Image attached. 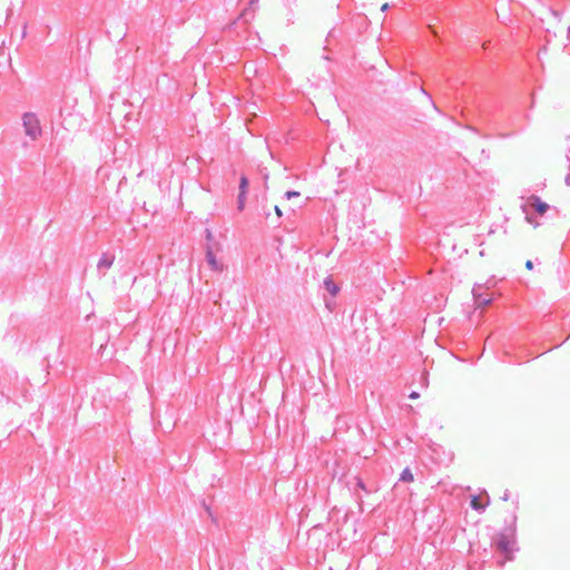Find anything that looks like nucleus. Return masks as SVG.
I'll return each mask as SVG.
<instances>
[{
  "mask_svg": "<svg viewBox=\"0 0 570 570\" xmlns=\"http://www.w3.org/2000/svg\"><path fill=\"white\" fill-rule=\"evenodd\" d=\"M24 132L32 140H37L42 132L40 121L35 114L28 112L23 115Z\"/></svg>",
  "mask_w": 570,
  "mask_h": 570,
  "instance_id": "nucleus-1",
  "label": "nucleus"
},
{
  "mask_svg": "<svg viewBox=\"0 0 570 570\" xmlns=\"http://www.w3.org/2000/svg\"><path fill=\"white\" fill-rule=\"evenodd\" d=\"M515 544V537L513 532L501 533L497 539V548L505 554L507 559L512 558L513 548Z\"/></svg>",
  "mask_w": 570,
  "mask_h": 570,
  "instance_id": "nucleus-2",
  "label": "nucleus"
},
{
  "mask_svg": "<svg viewBox=\"0 0 570 570\" xmlns=\"http://www.w3.org/2000/svg\"><path fill=\"white\" fill-rule=\"evenodd\" d=\"M489 236L491 237L489 244H487V243L480 244V250H479L480 257L490 256L491 254L495 253L497 249L500 247V242L497 237L495 232L491 229L489 232Z\"/></svg>",
  "mask_w": 570,
  "mask_h": 570,
  "instance_id": "nucleus-3",
  "label": "nucleus"
},
{
  "mask_svg": "<svg viewBox=\"0 0 570 570\" xmlns=\"http://www.w3.org/2000/svg\"><path fill=\"white\" fill-rule=\"evenodd\" d=\"M529 202L531 204V206L534 207V209L540 214V215H543L549 206L547 203L542 202L538 196H531L529 198Z\"/></svg>",
  "mask_w": 570,
  "mask_h": 570,
  "instance_id": "nucleus-4",
  "label": "nucleus"
},
{
  "mask_svg": "<svg viewBox=\"0 0 570 570\" xmlns=\"http://www.w3.org/2000/svg\"><path fill=\"white\" fill-rule=\"evenodd\" d=\"M324 284H325L326 289H327L332 295H336V294H337V292H338V289H340V288H338V286H337V285H335V284L333 283V281H332V279H326Z\"/></svg>",
  "mask_w": 570,
  "mask_h": 570,
  "instance_id": "nucleus-5",
  "label": "nucleus"
},
{
  "mask_svg": "<svg viewBox=\"0 0 570 570\" xmlns=\"http://www.w3.org/2000/svg\"><path fill=\"white\" fill-rule=\"evenodd\" d=\"M471 507L475 510H483L485 504H483L481 501H480V498L474 495L472 497L471 499Z\"/></svg>",
  "mask_w": 570,
  "mask_h": 570,
  "instance_id": "nucleus-6",
  "label": "nucleus"
},
{
  "mask_svg": "<svg viewBox=\"0 0 570 570\" xmlns=\"http://www.w3.org/2000/svg\"><path fill=\"white\" fill-rule=\"evenodd\" d=\"M401 480L404 482H413L414 478L412 472L409 469H404L403 472L401 473Z\"/></svg>",
  "mask_w": 570,
  "mask_h": 570,
  "instance_id": "nucleus-7",
  "label": "nucleus"
},
{
  "mask_svg": "<svg viewBox=\"0 0 570 570\" xmlns=\"http://www.w3.org/2000/svg\"><path fill=\"white\" fill-rule=\"evenodd\" d=\"M247 189H248V179L246 176H242L240 183H239V193L247 194Z\"/></svg>",
  "mask_w": 570,
  "mask_h": 570,
  "instance_id": "nucleus-8",
  "label": "nucleus"
},
{
  "mask_svg": "<svg viewBox=\"0 0 570 570\" xmlns=\"http://www.w3.org/2000/svg\"><path fill=\"white\" fill-rule=\"evenodd\" d=\"M245 204H246V194L239 193L238 200H237L238 209L243 210L245 208Z\"/></svg>",
  "mask_w": 570,
  "mask_h": 570,
  "instance_id": "nucleus-9",
  "label": "nucleus"
},
{
  "mask_svg": "<svg viewBox=\"0 0 570 570\" xmlns=\"http://www.w3.org/2000/svg\"><path fill=\"white\" fill-rule=\"evenodd\" d=\"M207 259H208L209 265L213 268L218 269L217 261H216L215 256L213 255V253H210V252L207 253Z\"/></svg>",
  "mask_w": 570,
  "mask_h": 570,
  "instance_id": "nucleus-10",
  "label": "nucleus"
},
{
  "mask_svg": "<svg viewBox=\"0 0 570 570\" xmlns=\"http://www.w3.org/2000/svg\"><path fill=\"white\" fill-rule=\"evenodd\" d=\"M475 301H476L478 305L481 306V305L490 304L492 299L490 297L489 298H482L481 296L475 295Z\"/></svg>",
  "mask_w": 570,
  "mask_h": 570,
  "instance_id": "nucleus-11",
  "label": "nucleus"
},
{
  "mask_svg": "<svg viewBox=\"0 0 570 570\" xmlns=\"http://www.w3.org/2000/svg\"><path fill=\"white\" fill-rule=\"evenodd\" d=\"M327 107L332 111H335L337 109V107H338L337 102H336V99H331L330 101H327Z\"/></svg>",
  "mask_w": 570,
  "mask_h": 570,
  "instance_id": "nucleus-12",
  "label": "nucleus"
},
{
  "mask_svg": "<svg viewBox=\"0 0 570 570\" xmlns=\"http://www.w3.org/2000/svg\"><path fill=\"white\" fill-rule=\"evenodd\" d=\"M285 195H286V197H287L288 199H291V198H293V197H297V196H299V193H298V191H287Z\"/></svg>",
  "mask_w": 570,
  "mask_h": 570,
  "instance_id": "nucleus-13",
  "label": "nucleus"
},
{
  "mask_svg": "<svg viewBox=\"0 0 570 570\" xmlns=\"http://www.w3.org/2000/svg\"><path fill=\"white\" fill-rule=\"evenodd\" d=\"M100 267L101 266H105V267H109L111 265V262L107 261V259H102L99 262L98 264Z\"/></svg>",
  "mask_w": 570,
  "mask_h": 570,
  "instance_id": "nucleus-14",
  "label": "nucleus"
},
{
  "mask_svg": "<svg viewBox=\"0 0 570 570\" xmlns=\"http://www.w3.org/2000/svg\"><path fill=\"white\" fill-rule=\"evenodd\" d=\"M274 212H275V215H276L277 218L282 217L283 213H282V210H281V208L278 206L274 207Z\"/></svg>",
  "mask_w": 570,
  "mask_h": 570,
  "instance_id": "nucleus-15",
  "label": "nucleus"
},
{
  "mask_svg": "<svg viewBox=\"0 0 570 570\" xmlns=\"http://www.w3.org/2000/svg\"><path fill=\"white\" fill-rule=\"evenodd\" d=\"M525 268H527L528 271H531V269L533 268V263H532L531 261H527V262H525Z\"/></svg>",
  "mask_w": 570,
  "mask_h": 570,
  "instance_id": "nucleus-16",
  "label": "nucleus"
},
{
  "mask_svg": "<svg viewBox=\"0 0 570 570\" xmlns=\"http://www.w3.org/2000/svg\"><path fill=\"white\" fill-rule=\"evenodd\" d=\"M330 116H331V112L323 111V117L325 118L326 121H330Z\"/></svg>",
  "mask_w": 570,
  "mask_h": 570,
  "instance_id": "nucleus-17",
  "label": "nucleus"
},
{
  "mask_svg": "<svg viewBox=\"0 0 570 570\" xmlns=\"http://www.w3.org/2000/svg\"><path fill=\"white\" fill-rule=\"evenodd\" d=\"M419 397V393L417 392H412L410 394V399L414 400V399H417Z\"/></svg>",
  "mask_w": 570,
  "mask_h": 570,
  "instance_id": "nucleus-18",
  "label": "nucleus"
},
{
  "mask_svg": "<svg viewBox=\"0 0 570 570\" xmlns=\"http://www.w3.org/2000/svg\"><path fill=\"white\" fill-rule=\"evenodd\" d=\"M387 8H389V3H384V4H382L381 10L385 11V10H387Z\"/></svg>",
  "mask_w": 570,
  "mask_h": 570,
  "instance_id": "nucleus-19",
  "label": "nucleus"
}]
</instances>
